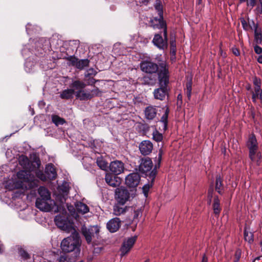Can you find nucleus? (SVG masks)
<instances>
[{
  "label": "nucleus",
  "instance_id": "cd10ccee",
  "mask_svg": "<svg viewBox=\"0 0 262 262\" xmlns=\"http://www.w3.org/2000/svg\"><path fill=\"white\" fill-rule=\"evenodd\" d=\"M71 86L74 88L73 90H81L84 89L85 86V84L80 81L75 80L73 81V82L71 84Z\"/></svg>",
  "mask_w": 262,
  "mask_h": 262
},
{
  "label": "nucleus",
  "instance_id": "0eeeda50",
  "mask_svg": "<svg viewBox=\"0 0 262 262\" xmlns=\"http://www.w3.org/2000/svg\"><path fill=\"white\" fill-rule=\"evenodd\" d=\"M54 222L59 228L67 232H70L75 230L73 227L72 223L67 216L57 215L54 219Z\"/></svg>",
  "mask_w": 262,
  "mask_h": 262
},
{
  "label": "nucleus",
  "instance_id": "473e14b6",
  "mask_svg": "<svg viewBox=\"0 0 262 262\" xmlns=\"http://www.w3.org/2000/svg\"><path fill=\"white\" fill-rule=\"evenodd\" d=\"M39 166L40 165L38 168L32 171L35 172L36 176L38 179L43 181H45L47 180V177L43 173L42 170L39 169Z\"/></svg>",
  "mask_w": 262,
  "mask_h": 262
},
{
  "label": "nucleus",
  "instance_id": "a211bd4d",
  "mask_svg": "<svg viewBox=\"0 0 262 262\" xmlns=\"http://www.w3.org/2000/svg\"><path fill=\"white\" fill-rule=\"evenodd\" d=\"M105 180L107 184L114 187L119 186L120 184V180L118 177L110 173L106 174Z\"/></svg>",
  "mask_w": 262,
  "mask_h": 262
},
{
  "label": "nucleus",
  "instance_id": "37998d69",
  "mask_svg": "<svg viewBox=\"0 0 262 262\" xmlns=\"http://www.w3.org/2000/svg\"><path fill=\"white\" fill-rule=\"evenodd\" d=\"M19 254L24 259H27L30 257L29 254L22 248L19 249Z\"/></svg>",
  "mask_w": 262,
  "mask_h": 262
},
{
  "label": "nucleus",
  "instance_id": "8fccbe9b",
  "mask_svg": "<svg viewBox=\"0 0 262 262\" xmlns=\"http://www.w3.org/2000/svg\"><path fill=\"white\" fill-rule=\"evenodd\" d=\"M232 52L236 56L239 55V52L237 48H232Z\"/></svg>",
  "mask_w": 262,
  "mask_h": 262
},
{
  "label": "nucleus",
  "instance_id": "c03bdc74",
  "mask_svg": "<svg viewBox=\"0 0 262 262\" xmlns=\"http://www.w3.org/2000/svg\"><path fill=\"white\" fill-rule=\"evenodd\" d=\"M78 59L74 56H70L68 58V60L70 62V64L73 66H76L77 60Z\"/></svg>",
  "mask_w": 262,
  "mask_h": 262
},
{
  "label": "nucleus",
  "instance_id": "72a5a7b5",
  "mask_svg": "<svg viewBox=\"0 0 262 262\" xmlns=\"http://www.w3.org/2000/svg\"><path fill=\"white\" fill-rule=\"evenodd\" d=\"M34 68V62L30 59H27L25 63V69L27 72L31 73Z\"/></svg>",
  "mask_w": 262,
  "mask_h": 262
},
{
  "label": "nucleus",
  "instance_id": "9d476101",
  "mask_svg": "<svg viewBox=\"0 0 262 262\" xmlns=\"http://www.w3.org/2000/svg\"><path fill=\"white\" fill-rule=\"evenodd\" d=\"M99 91L98 89H95L91 91L81 90L77 91L75 94L77 98L81 100L90 99L92 97L98 96Z\"/></svg>",
  "mask_w": 262,
  "mask_h": 262
},
{
  "label": "nucleus",
  "instance_id": "f8f14e48",
  "mask_svg": "<svg viewBox=\"0 0 262 262\" xmlns=\"http://www.w3.org/2000/svg\"><path fill=\"white\" fill-rule=\"evenodd\" d=\"M115 195L117 201L122 204H125L129 198L127 190L122 187L116 189Z\"/></svg>",
  "mask_w": 262,
  "mask_h": 262
},
{
  "label": "nucleus",
  "instance_id": "c756f323",
  "mask_svg": "<svg viewBox=\"0 0 262 262\" xmlns=\"http://www.w3.org/2000/svg\"><path fill=\"white\" fill-rule=\"evenodd\" d=\"M213 208L214 214L219 215L221 210V208L220 207V201L217 197H215L214 199Z\"/></svg>",
  "mask_w": 262,
  "mask_h": 262
},
{
  "label": "nucleus",
  "instance_id": "ea45409f",
  "mask_svg": "<svg viewBox=\"0 0 262 262\" xmlns=\"http://www.w3.org/2000/svg\"><path fill=\"white\" fill-rule=\"evenodd\" d=\"M222 187V180L221 177H217L216 179V185H215V189L219 193H221V189Z\"/></svg>",
  "mask_w": 262,
  "mask_h": 262
},
{
  "label": "nucleus",
  "instance_id": "f3484780",
  "mask_svg": "<svg viewBox=\"0 0 262 262\" xmlns=\"http://www.w3.org/2000/svg\"><path fill=\"white\" fill-rule=\"evenodd\" d=\"M106 226L111 232H116L121 226V221L118 217L113 218L107 222Z\"/></svg>",
  "mask_w": 262,
  "mask_h": 262
},
{
  "label": "nucleus",
  "instance_id": "2eb2a0df",
  "mask_svg": "<svg viewBox=\"0 0 262 262\" xmlns=\"http://www.w3.org/2000/svg\"><path fill=\"white\" fill-rule=\"evenodd\" d=\"M110 169L115 174H119L124 170V164L120 161H114L111 163Z\"/></svg>",
  "mask_w": 262,
  "mask_h": 262
},
{
  "label": "nucleus",
  "instance_id": "0e129e2a",
  "mask_svg": "<svg viewBox=\"0 0 262 262\" xmlns=\"http://www.w3.org/2000/svg\"><path fill=\"white\" fill-rule=\"evenodd\" d=\"M26 49H23V50H22V54H23V56H24L25 54H26Z\"/></svg>",
  "mask_w": 262,
  "mask_h": 262
},
{
  "label": "nucleus",
  "instance_id": "a19ab883",
  "mask_svg": "<svg viewBox=\"0 0 262 262\" xmlns=\"http://www.w3.org/2000/svg\"><path fill=\"white\" fill-rule=\"evenodd\" d=\"M67 207L70 215L73 217H76L77 216V214L76 213L75 207L73 206L68 204H67Z\"/></svg>",
  "mask_w": 262,
  "mask_h": 262
},
{
  "label": "nucleus",
  "instance_id": "f704fd0d",
  "mask_svg": "<svg viewBox=\"0 0 262 262\" xmlns=\"http://www.w3.org/2000/svg\"><path fill=\"white\" fill-rule=\"evenodd\" d=\"M53 122L57 126L63 124L65 121L63 119L57 115H53L52 117Z\"/></svg>",
  "mask_w": 262,
  "mask_h": 262
},
{
  "label": "nucleus",
  "instance_id": "ddd939ff",
  "mask_svg": "<svg viewBox=\"0 0 262 262\" xmlns=\"http://www.w3.org/2000/svg\"><path fill=\"white\" fill-rule=\"evenodd\" d=\"M69 186L67 183H63L61 186H59L58 191L59 193L56 194V199L61 203H63L66 201V197L68 194Z\"/></svg>",
  "mask_w": 262,
  "mask_h": 262
},
{
  "label": "nucleus",
  "instance_id": "e2e57ef3",
  "mask_svg": "<svg viewBox=\"0 0 262 262\" xmlns=\"http://www.w3.org/2000/svg\"><path fill=\"white\" fill-rule=\"evenodd\" d=\"M66 259L63 257H61L60 259V262H64Z\"/></svg>",
  "mask_w": 262,
  "mask_h": 262
},
{
  "label": "nucleus",
  "instance_id": "4d7b16f0",
  "mask_svg": "<svg viewBox=\"0 0 262 262\" xmlns=\"http://www.w3.org/2000/svg\"><path fill=\"white\" fill-rule=\"evenodd\" d=\"M246 89L248 91H250V93H251V90H253V88L252 89L251 86L250 85H248L246 86Z\"/></svg>",
  "mask_w": 262,
  "mask_h": 262
},
{
  "label": "nucleus",
  "instance_id": "6ab92c4d",
  "mask_svg": "<svg viewBox=\"0 0 262 262\" xmlns=\"http://www.w3.org/2000/svg\"><path fill=\"white\" fill-rule=\"evenodd\" d=\"M127 209L128 207L124 206V204H122L117 202L113 207V214L116 216L121 215L124 214Z\"/></svg>",
  "mask_w": 262,
  "mask_h": 262
},
{
  "label": "nucleus",
  "instance_id": "a878e982",
  "mask_svg": "<svg viewBox=\"0 0 262 262\" xmlns=\"http://www.w3.org/2000/svg\"><path fill=\"white\" fill-rule=\"evenodd\" d=\"M74 93V90L67 89L62 92V93L60 94V97L62 99H68L72 98Z\"/></svg>",
  "mask_w": 262,
  "mask_h": 262
},
{
  "label": "nucleus",
  "instance_id": "aec40b11",
  "mask_svg": "<svg viewBox=\"0 0 262 262\" xmlns=\"http://www.w3.org/2000/svg\"><path fill=\"white\" fill-rule=\"evenodd\" d=\"M246 146L248 150L256 149L258 148V144L254 134L249 135L246 142Z\"/></svg>",
  "mask_w": 262,
  "mask_h": 262
},
{
  "label": "nucleus",
  "instance_id": "9b49d317",
  "mask_svg": "<svg viewBox=\"0 0 262 262\" xmlns=\"http://www.w3.org/2000/svg\"><path fill=\"white\" fill-rule=\"evenodd\" d=\"M162 62H165L166 63V62L165 61H162L161 62L159 63V65ZM140 68L143 72L147 73H154L157 71H158L159 72L160 69V66L159 69L158 70V66L157 64L148 61H142L140 63Z\"/></svg>",
  "mask_w": 262,
  "mask_h": 262
},
{
  "label": "nucleus",
  "instance_id": "6e6552de",
  "mask_svg": "<svg viewBox=\"0 0 262 262\" xmlns=\"http://www.w3.org/2000/svg\"><path fill=\"white\" fill-rule=\"evenodd\" d=\"M82 234L84 236L88 244L92 242V240L97 236L99 232V229L97 226H91L89 228H82Z\"/></svg>",
  "mask_w": 262,
  "mask_h": 262
},
{
  "label": "nucleus",
  "instance_id": "7ed1b4c3",
  "mask_svg": "<svg viewBox=\"0 0 262 262\" xmlns=\"http://www.w3.org/2000/svg\"><path fill=\"white\" fill-rule=\"evenodd\" d=\"M160 69L158 73V81L160 88L154 91L156 99L163 100L167 94V85L169 82V73L167 63L162 62L160 64Z\"/></svg>",
  "mask_w": 262,
  "mask_h": 262
},
{
  "label": "nucleus",
  "instance_id": "58836bf2",
  "mask_svg": "<svg viewBox=\"0 0 262 262\" xmlns=\"http://www.w3.org/2000/svg\"><path fill=\"white\" fill-rule=\"evenodd\" d=\"M186 95L188 99H189L191 97V90H192V81L191 80H189L186 83Z\"/></svg>",
  "mask_w": 262,
  "mask_h": 262
},
{
  "label": "nucleus",
  "instance_id": "5fc2aeb1",
  "mask_svg": "<svg viewBox=\"0 0 262 262\" xmlns=\"http://www.w3.org/2000/svg\"><path fill=\"white\" fill-rule=\"evenodd\" d=\"M257 60V62L259 63H262V54H260L258 56Z\"/></svg>",
  "mask_w": 262,
  "mask_h": 262
},
{
  "label": "nucleus",
  "instance_id": "69168bd1",
  "mask_svg": "<svg viewBox=\"0 0 262 262\" xmlns=\"http://www.w3.org/2000/svg\"><path fill=\"white\" fill-rule=\"evenodd\" d=\"M139 212H136L135 214V217H137Z\"/></svg>",
  "mask_w": 262,
  "mask_h": 262
},
{
  "label": "nucleus",
  "instance_id": "bf43d9fd",
  "mask_svg": "<svg viewBox=\"0 0 262 262\" xmlns=\"http://www.w3.org/2000/svg\"><path fill=\"white\" fill-rule=\"evenodd\" d=\"M141 3L146 5L147 4V3L149 2V0H141Z\"/></svg>",
  "mask_w": 262,
  "mask_h": 262
},
{
  "label": "nucleus",
  "instance_id": "4c0bfd02",
  "mask_svg": "<svg viewBox=\"0 0 262 262\" xmlns=\"http://www.w3.org/2000/svg\"><path fill=\"white\" fill-rule=\"evenodd\" d=\"M152 139L156 142L161 141L163 139V135L157 130H155L152 133Z\"/></svg>",
  "mask_w": 262,
  "mask_h": 262
},
{
  "label": "nucleus",
  "instance_id": "79ce46f5",
  "mask_svg": "<svg viewBox=\"0 0 262 262\" xmlns=\"http://www.w3.org/2000/svg\"><path fill=\"white\" fill-rule=\"evenodd\" d=\"M153 181H151V183H148V184H145L143 187H142V189H143V192L144 194V195L147 197V194H148V191L150 189V188L152 186V183Z\"/></svg>",
  "mask_w": 262,
  "mask_h": 262
},
{
  "label": "nucleus",
  "instance_id": "20e7f679",
  "mask_svg": "<svg viewBox=\"0 0 262 262\" xmlns=\"http://www.w3.org/2000/svg\"><path fill=\"white\" fill-rule=\"evenodd\" d=\"M71 235L64 238L61 242L60 247L64 252H71L75 251L76 253H79L81 241L79 234L76 230L71 231Z\"/></svg>",
  "mask_w": 262,
  "mask_h": 262
},
{
  "label": "nucleus",
  "instance_id": "864d4df0",
  "mask_svg": "<svg viewBox=\"0 0 262 262\" xmlns=\"http://www.w3.org/2000/svg\"><path fill=\"white\" fill-rule=\"evenodd\" d=\"M162 155H163V151H162V150L161 149V150H160L159 152V154H158V161H159V163L160 162V161H161V160Z\"/></svg>",
  "mask_w": 262,
  "mask_h": 262
},
{
  "label": "nucleus",
  "instance_id": "39448f33",
  "mask_svg": "<svg viewBox=\"0 0 262 262\" xmlns=\"http://www.w3.org/2000/svg\"><path fill=\"white\" fill-rule=\"evenodd\" d=\"M35 205L38 209L42 211L55 212L59 211L58 206L52 199H37Z\"/></svg>",
  "mask_w": 262,
  "mask_h": 262
},
{
  "label": "nucleus",
  "instance_id": "c9c22d12",
  "mask_svg": "<svg viewBox=\"0 0 262 262\" xmlns=\"http://www.w3.org/2000/svg\"><path fill=\"white\" fill-rule=\"evenodd\" d=\"M248 27L249 31H255V29L260 28L258 27L257 23H255V22L252 19H250L249 18H248Z\"/></svg>",
  "mask_w": 262,
  "mask_h": 262
},
{
  "label": "nucleus",
  "instance_id": "e433bc0d",
  "mask_svg": "<svg viewBox=\"0 0 262 262\" xmlns=\"http://www.w3.org/2000/svg\"><path fill=\"white\" fill-rule=\"evenodd\" d=\"M168 115V111L167 109L164 113V114L162 116L161 119V122L163 124V129H166L167 127V118Z\"/></svg>",
  "mask_w": 262,
  "mask_h": 262
},
{
  "label": "nucleus",
  "instance_id": "603ef678",
  "mask_svg": "<svg viewBox=\"0 0 262 262\" xmlns=\"http://www.w3.org/2000/svg\"><path fill=\"white\" fill-rule=\"evenodd\" d=\"M101 247H95L94 249V252L95 253H98L101 251Z\"/></svg>",
  "mask_w": 262,
  "mask_h": 262
},
{
  "label": "nucleus",
  "instance_id": "13d9d810",
  "mask_svg": "<svg viewBox=\"0 0 262 262\" xmlns=\"http://www.w3.org/2000/svg\"><path fill=\"white\" fill-rule=\"evenodd\" d=\"M211 194H212V191H208V196L209 198H211L212 197ZM210 202H211V198L209 199V203H210Z\"/></svg>",
  "mask_w": 262,
  "mask_h": 262
},
{
  "label": "nucleus",
  "instance_id": "f03ea898",
  "mask_svg": "<svg viewBox=\"0 0 262 262\" xmlns=\"http://www.w3.org/2000/svg\"><path fill=\"white\" fill-rule=\"evenodd\" d=\"M155 7L158 12L159 17H155L151 19V25L154 29H163L164 38L161 34H156L155 35L152 42L160 49L164 50L167 47V28L166 23L163 18L162 5L159 1H157Z\"/></svg>",
  "mask_w": 262,
  "mask_h": 262
},
{
  "label": "nucleus",
  "instance_id": "412c9836",
  "mask_svg": "<svg viewBox=\"0 0 262 262\" xmlns=\"http://www.w3.org/2000/svg\"><path fill=\"white\" fill-rule=\"evenodd\" d=\"M249 157L252 161L257 163L258 162L261 158L259 148L249 150Z\"/></svg>",
  "mask_w": 262,
  "mask_h": 262
},
{
  "label": "nucleus",
  "instance_id": "c85d7f7f",
  "mask_svg": "<svg viewBox=\"0 0 262 262\" xmlns=\"http://www.w3.org/2000/svg\"><path fill=\"white\" fill-rule=\"evenodd\" d=\"M262 41L261 29H256L254 31V42L256 45L260 44Z\"/></svg>",
  "mask_w": 262,
  "mask_h": 262
},
{
  "label": "nucleus",
  "instance_id": "dca6fc26",
  "mask_svg": "<svg viewBox=\"0 0 262 262\" xmlns=\"http://www.w3.org/2000/svg\"><path fill=\"white\" fill-rule=\"evenodd\" d=\"M153 149L152 143L149 140H144L139 145V149L143 155H148Z\"/></svg>",
  "mask_w": 262,
  "mask_h": 262
},
{
  "label": "nucleus",
  "instance_id": "338daca9",
  "mask_svg": "<svg viewBox=\"0 0 262 262\" xmlns=\"http://www.w3.org/2000/svg\"><path fill=\"white\" fill-rule=\"evenodd\" d=\"M202 2V0H198V3L199 4H200Z\"/></svg>",
  "mask_w": 262,
  "mask_h": 262
},
{
  "label": "nucleus",
  "instance_id": "a18cd8bd",
  "mask_svg": "<svg viewBox=\"0 0 262 262\" xmlns=\"http://www.w3.org/2000/svg\"><path fill=\"white\" fill-rule=\"evenodd\" d=\"M241 24L244 30L249 31L248 20L247 21L244 18L241 19Z\"/></svg>",
  "mask_w": 262,
  "mask_h": 262
},
{
  "label": "nucleus",
  "instance_id": "4be33fe9",
  "mask_svg": "<svg viewBox=\"0 0 262 262\" xmlns=\"http://www.w3.org/2000/svg\"><path fill=\"white\" fill-rule=\"evenodd\" d=\"M157 112L155 106H147L144 111L145 118L148 120H152L156 116Z\"/></svg>",
  "mask_w": 262,
  "mask_h": 262
},
{
  "label": "nucleus",
  "instance_id": "052dcab7",
  "mask_svg": "<svg viewBox=\"0 0 262 262\" xmlns=\"http://www.w3.org/2000/svg\"><path fill=\"white\" fill-rule=\"evenodd\" d=\"M236 259L235 260L234 262H238L239 259V255L237 254V253L236 254Z\"/></svg>",
  "mask_w": 262,
  "mask_h": 262
},
{
  "label": "nucleus",
  "instance_id": "f257e3e1",
  "mask_svg": "<svg viewBox=\"0 0 262 262\" xmlns=\"http://www.w3.org/2000/svg\"><path fill=\"white\" fill-rule=\"evenodd\" d=\"M19 164L25 170H20L17 173V178L15 181L9 180L6 182L5 187L9 190L14 189H28L33 188L36 182L33 180V177L30 174V172L35 170L40 165L39 160L30 162L25 156L21 155L18 158Z\"/></svg>",
  "mask_w": 262,
  "mask_h": 262
},
{
  "label": "nucleus",
  "instance_id": "774afa93",
  "mask_svg": "<svg viewBox=\"0 0 262 262\" xmlns=\"http://www.w3.org/2000/svg\"><path fill=\"white\" fill-rule=\"evenodd\" d=\"M259 1L262 6V0H259Z\"/></svg>",
  "mask_w": 262,
  "mask_h": 262
},
{
  "label": "nucleus",
  "instance_id": "680f3d73",
  "mask_svg": "<svg viewBox=\"0 0 262 262\" xmlns=\"http://www.w3.org/2000/svg\"><path fill=\"white\" fill-rule=\"evenodd\" d=\"M260 259V257H257V258H255V259L254 260L253 262H259V260Z\"/></svg>",
  "mask_w": 262,
  "mask_h": 262
},
{
  "label": "nucleus",
  "instance_id": "de8ad7c7",
  "mask_svg": "<svg viewBox=\"0 0 262 262\" xmlns=\"http://www.w3.org/2000/svg\"><path fill=\"white\" fill-rule=\"evenodd\" d=\"M34 26H32V25L30 24H28L26 26V31L28 34H31L32 33V31H33V28Z\"/></svg>",
  "mask_w": 262,
  "mask_h": 262
},
{
  "label": "nucleus",
  "instance_id": "6e6d98bb",
  "mask_svg": "<svg viewBox=\"0 0 262 262\" xmlns=\"http://www.w3.org/2000/svg\"><path fill=\"white\" fill-rule=\"evenodd\" d=\"M208 259L205 255H204L202 257V262H207Z\"/></svg>",
  "mask_w": 262,
  "mask_h": 262
},
{
  "label": "nucleus",
  "instance_id": "423d86ee",
  "mask_svg": "<svg viewBox=\"0 0 262 262\" xmlns=\"http://www.w3.org/2000/svg\"><path fill=\"white\" fill-rule=\"evenodd\" d=\"M152 166L151 159L149 158H146L142 160L139 167V171L148 176L149 179L152 181H154L156 175V170L155 169L151 170Z\"/></svg>",
  "mask_w": 262,
  "mask_h": 262
},
{
  "label": "nucleus",
  "instance_id": "1a4fd4ad",
  "mask_svg": "<svg viewBox=\"0 0 262 262\" xmlns=\"http://www.w3.org/2000/svg\"><path fill=\"white\" fill-rule=\"evenodd\" d=\"M137 238V236H134L126 238L122 243L120 248V256H124L127 254L133 248Z\"/></svg>",
  "mask_w": 262,
  "mask_h": 262
},
{
  "label": "nucleus",
  "instance_id": "49530a36",
  "mask_svg": "<svg viewBox=\"0 0 262 262\" xmlns=\"http://www.w3.org/2000/svg\"><path fill=\"white\" fill-rule=\"evenodd\" d=\"M254 50L257 54H262V48L257 45L254 46Z\"/></svg>",
  "mask_w": 262,
  "mask_h": 262
},
{
  "label": "nucleus",
  "instance_id": "7c9ffc66",
  "mask_svg": "<svg viewBox=\"0 0 262 262\" xmlns=\"http://www.w3.org/2000/svg\"><path fill=\"white\" fill-rule=\"evenodd\" d=\"M89 63L88 59H81L77 60L76 67L80 70L84 69L85 67H88Z\"/></svg>",
  "mask_w": 262,
  "mask_h": 262
},
{
  "label": "nucleus",
  "instance_id": "4468645a",
  "mask_svg": "<svg viewBox=\"0 0 262 262\" xmlns=\"http://www.w3.org/2000/svg\"><path fill=\"white\" fill-rule=\"evenodd\" d=\"M140 176L138 173H131L125 178V184L129 187L135 188L139 184Z\"/></svg>",
  "mask_w": 262,
  "mask_h": 262
},
{
  "label": "nucleus",
  "instance_id": "393cba45",
  "mask_svg": "<svg viewBox=\"0 0 262 262\" xmlns=\"http://www.w3.org/2000/svg\"><path fill=\"white\" fill-rule=\"evenodd\" d=\"M76 209L78 213L85 214L89 211V207L85 204L78 202L75 204Z\"/></svg>",
  "mask_w": 262,
  "mask_h": 262
},
{
  "label": "nucleus",
  "instance_id": "2f4dec72",
  "mask_svg": "<svg viewBox=\"0 0 262 262\" xmlns=\"http://www.w3.org/2000/svg\"><path fill=\"white\" fill-rule=\"evenodd\" d=\"M244 238L246 241L251 243L253 241V233L247 228L244 230Z\"/></svg>",
  "mask_w": 262,
  "mask_h": 262
},
{
  "label": "nucleus",
  "instance_id": "5701e85b",
  "mask_svg": "<svg viewBox=\"0 0 262 262\" xmlns=\"http://www.w3.org/2000/svg\"><path fill=\"white\" fill-rule=\"evenodd\" d=\"M45 173L47 175V178L50 180H53L55 179L57 176L55 168L52 164L47 165L45 168Z\"/></svg>",
  "mask_w": 262,
  "mask_h": 262
},
{
  "label": "nucleus",
  "instance_id": "3c124183",
  "mask_svg": "<svg viewBox=\"0 0 262 262\" xmlns=\"http://www.w3.org/2000/svg\"><path fill=\"white\" fill-rule=\"evenodd\" d=\"M171 47L172 49L173 50L172 54H174L175 51L174 50L176 49V43H175L174 41H172L171 42Z\"/></svg>",
  "mask_w": 262,
  "mask_h": 262
},
{
  "label": "nucleus",
  "instance_id": "bb28decb",
  "mask_svg": "<svg viewBox=\"0 0 262 262\" xmlns=\"http://www.w3.org/2000/svg\"><path fill=\"white\" fill-rule=\"evenodd\" d=\"M96 163L100 168L103 170L107 168V162L101 156L97 158Z\"/></svg>",
  "mask_w": 262,
  "mask_h": 262
},
{
  "label": "nucleus",
  "instance_id": "09e8293b",
  "mask_svg": "<svg viewBox=\"0 0 262 262\" xmlns=\"http://www.w3.org/2000/svg\"><path fill=\"white\" fill-rule=\"evenodd\" d=\"M256 0H248L247 2L248 6H250L252 7H254L255 4Z\"/></svg>",
  "mask_w": 262,
  "mask_h": 262
},
{
  "label": "nucleus",
  "instance_id": "b1692460",
  "mask_svg": "<svg viewBox=\"0 0 262 262\" xmlns=\"http://www.w3.org/2000/svg\"><path fill=\"white\" fill-rule=\"evenodd\" d=\"M39 196L37 199H51V193L47 188L41 186L38 189Z\"/></svg>",
  "mask_w": 262,
  "mask_h": 262
}]
</instances>
